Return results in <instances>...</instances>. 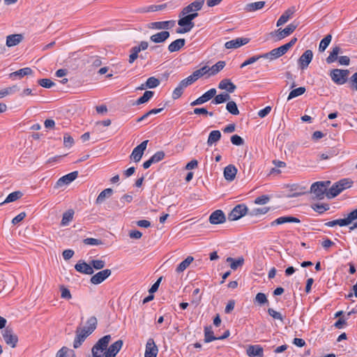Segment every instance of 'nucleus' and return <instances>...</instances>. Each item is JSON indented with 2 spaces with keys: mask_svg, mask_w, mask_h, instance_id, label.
<instances>
[{
  "mask_svg": "<svg viewBox=\"0 0 357 357\" xmlns=\"http://www.w3.org/2000/svg\"><path fill=\"white\" fill-rule=\"evenodd\" d=\"M204 1L205 0H195L187 6L184 7L179 13L178 17H181V16H184L187 13L191 12L197 13V11L202 8Z\"/></svg>",
  "mask_w": 357,
  "mask_h": 357,
  "instance_id": "0eeeda50",
  "label": "nucleus"
},
{
  "mask_svg": "<svg viewBox=\"0 0 357 357\" xmlns=\"http://www.w3.org/2000/svg\"><path fill=\"white\" fill-rule=\"evenodd\" d=\"M113 194V190L112 188H106L102 190L98 196L96 203L100 204L102 203L106 198H109Z\"/></svg>",
  "mask_w": 357,
  "mask_h": 357,
  "instance_id": "e433bc0d",
  "label": "nucleus"
},
{
  "mask_svg": "<svg viewBox=\"0 0 357 357\" xmlns=\"http://www.w3.org/2000/svg\"><path fill=\"white\" fill-rule=\"evenodd\" d=\"M301 220L294 216H282L271 222V226L282 225L284 223H300Z\"/></svg>",
  "mask_w": 357,
  "mask_h": 357,
  "instance_id": "5701e85b",
  "label": "nucleus"
},
{
  "mask_svg": "<svg viewBox=\"0 0 357 357\" xmlns=\"http://www.w3.org/2000/svg\"><path fill=\"white\" fill-rule=\"evenodd\" d=\"M218 88L226 90L228 93H233L236 90V86L229 79H223L220 82Z\"/></svg>",
  "mask_w": 357,
  "mask_h": 357,
  "instance_id": "a878e982",
  "label": "nucleus"
},
{
  "mask_svg": "<svg viewBox=\"0 0 357 357\" xmlns=\"http://www.w3.org/2000/svg\"><path fill=\"white\" fill-rule=\"evenodd\" d=\"M271 199V197L267 195H264L261 196H259L257 197L255 199V204H259V205H264L267 204Z\"/></svg>",
  "mask_w": 357,
  "mask_h": 357,
  "instance_id": "0e129e2a",
  "label": "nucleus"
},
{
  "mask_svg": "<svg viewBox=\"0 0 357 357\" xmlns=\"http://www.w3.org/2000/svg\"><path fill=\"white\" fill-rule=\"evenodd\" d=\"M170 33L167 31H162L156 33L150 37V40L155 43H164L167 38H169Z\"/></svg>",
  "mask_w": 357,
  "mask_h": 357,
  "instance_id": "b1692460",
  "label": "nucleus"
},
{
  "mask_svg": "<svg viewBox=\"0 0 357 357\" xmlns=\"http://www.w3.org/2000/svg\"><path fill=\"white\" fill-rule=\"evenodd\" d=\"M112 274L110 269H104L93 275L91 279V283L93 284H99L109 278Z\"/></svg>",
  "mask_w": 357,
  "mask_h": 357,
  "instance_id": "4468645a",
  "label": "nucleus"
},
{
  "mask_svg": "<svg viewBox=\"0 0 357 357\" xmlns=\"http://www.w3.org/2000/svg\"><path fill=\"white\" fill-rule=\"evenodd\" d=\"M175 25L174 20H168V21H160V22H151L149 24L150 29H172Z\"/></svg>",
  "mask_w": 357,
  "mask_h": 357,
  "instance_id": "4be33fe9",
  "label": "nucleus"
},
{
  "mask_svg": "<svg viewBox=\"0 0 357 357\" xmlns=\"http://www.w3.org/2000/svg\"><path fill=\"white\" fill-rule=\"evenodd\" d=\"M229 100L230 95L229 94V93L224 92L217 96H215L214 98L211 101V103L214 105H218L229 101Z\"/></svg>",
  "mask_w": 357,
  "mask_h": 357,
  "instance_id": "72a5a7b5",
  "label": "nucleus"
},
{
  "mask_svg": "<svg viewBox=\"0 0 357 357\" xmlns=\"http://www.w3.org/2000/svg\"><path fill=\"white\" fill-rule=\"evenodd\" d=\"M17 91H19V88L16 85L3 89L0 91V98H3L7 95H9L10 93H13Z\"/></svg>",
  "mask_w": 357,
  "mask_h": 357,
  "instance_id": "4d7b16f0",
  "label": "nucleus"
},
{
  "mask_svg": "<svg viewBox=\"0 0 357 357\" xmlns=\"http://www.w3.org/2000/svg\"><path fill=\"white\" fill-rule=\"evenodd\" d=\"M225 61H220L217 62L215 64L212 66L211 68H208V72H210V75H214L219 73L221 70L224 68L225 66Z\"/></svg>",
  "mask_w": 357,
  "mask_h": 357,
  "instance_id": "79ce46f5",
  "label": "nucleus"
},
{
  "mask_svg": "<svg viewBox=\"0 0 357 357\" xmlns=\"http://www.w3.org/2000/svg\"><path fill=\"white\" fill-rule=\"evenodd\" d=\"M185 45V40L184 38H178L172 42L168 45V50L169 52H175L179 51Z\"/></svg>",
  "mask_w": 357,
  "mask_h": 357,
  "instance_id": "c85d7f7f",
  "label": "nucleus"
},
{
  "mask_svg": "<svg viewBox=\"0 0 357 357\" xmlns=\"http://www.w3.org/2000/svg\"><path fill=\"white\" fill-rule=\"evenodd\" d=\"M294 13V8H291L287 9L278 19L277 21V26H280L284 23H286L289 19L291 17V15Z\"/></svg>",
  "mask_w": 357,
  "mask_h": 357,
  "instance_id": "c756f323",
  "label": "nucleus"
},
{
  "mask_svg": "<svg viewBox=\"0 0 357 357\" xmlns=\"http://www.w3.org/2000/svg\"><path fill=\"white\" fill-rule=\"evenodd\" d=\"M38 83L39 85L46 89H50L55 85V83L54 82H52L50 79L47 78L38 79Z\"/></svg>",
  "mask_w": 357,
  "mask_h": 357,
  "instance_id": "680f3d73",
  "label": "nucleus"
},
{
  "mask_svg": "<svg viewBox=\"0 0 357 357\" xmlns=\"http://www.w3.org/2000/svg\"><path fill=\"white\" fill-rule=\"evenodd\" d=\"M267 312L274 319H278L281 322H284V317L280 312L275 311L273 308H268Z\"/></svg>",
  "mask_w": 357,
  "mask_h": 357,
  "instance_id": "6e6d98bb",
  "label": "nucleus"
},
{
  "mask_svg": "<svg viewBox=\"0 0 357 357\" xmlns=\"http://www.w3.org/2000/svg\"><path fill=\"white\" fill-rule=\"evenodd\" d=\"M123 344V340H119L112 344L105 351V357H116Z\"/></svg>",
  "mask_w": 357,
  "mask_h": 357,
  "instance_id": "2eb2a0df",
  "label": "nucleus"
},
{
  "mask_svg": "<svg viewBox=\"0 0 357 357\" xmlns=\"http://www.w3.org/2000/svg\"><path fill=\"white\" fill-rule=\"evenodd\" d=\"M312 207L314 211L319 213V214L323 213L330 208L328 204H315Z\"/></svg>",
  "mask_w": 357,
  "mask_h": 357,
  "instance_id": "3c124183",
  "label": "nucleus"
},
{
  "mask_svg": "<svg viewBox=\"0 0 357 357\" xmlns=\"http://www.w3.org/2000/svg\"><path fill=\"white\" fill-rule=\"evenodd\" d=\"M313 58V52L310 50H305L298 60V63L301 70L306 69Z\"/></svg>",
  "mask_w": 357,
  "mask_h": 357,
  "instance_id": "ddd939ff",
  "label": "nucleus"
},
{
  "mask_svg": "<svg viewBox=\"0 0 357 357\" xmlns=\"http://www.w3.org/2000/svg\"><path fill=\"white\" fill-rule=\"evenodd\" d=\"M22 34H11L6 37V46L10 47L18 45L23 40Z\"/></svg>",
  "mask_w": 357,
  "mask_h": 357,
  "instance_id": "cd10ccee",
  "label": "nucleus"
},
{
  "mask_svg": "<svg viewBox=\"0 0 357 357\" xmlns=\"http://www.w3.org/2000/svg\"><path fill=\"white\" fill-rule=\"evenodd\" d=\"M160 82L158 78H155V77H151L147 79L145 86L149 89H154L159 86Z\"/></svg>",
  "mask_w": 357,
  "mask_h": 357,
  "instance_id": "09e8293b",
  "label": "nucleus"
},
{
  "mask_svg": "<svg viewBox=\"0 0 357 357\" xmlns=\"http://www.w3.org/2000/svg\"><path fill=\"white\" fill-rule=\"evenodd\" d=\"M111 340V335H107L101 337L98 340V342L93 345L91 349L92 354H98V351H100L102 352L103 351L107 350L108 347V344Z\"/></svg>",
  "mask_w": 357,
  "mask_h": 357,
  "instance_id": "6e6552de",
  "label": "nucleus"
},
{
  "mask_svg": "<svg viewBox=\"0 0 357 357\" xmlns=\"http://www.w3.org/2000/svg\"><path fill=\"white\" fill-rule=\"evenodd\" d=\"M344 219L347 225L357 220V208L350 212Z\"/></svg>",
  "mask_w": 357,
  "mask_h": 357,
  "instance_id": "69168bd1",
  "label": "nucleus"
},
{
  "mask_svg": "<svg viewBox=\"0 0 357 357\" xmlns=\"http://www.w3.org/2000/svg\"><path fill=\"white\" fill-rule=\"evenodd\" d=\"M349 70L333 69L330 72V77L333 82L338 85L344 84L348 79Z\"/></svg>",
  "mask_w": 357,
  "mask_h": 357,
  "instance_id": "7ed1b4c3",
  "label": "nucleus"
},
{
  "mask_svg": "<svg viewBox=\"0 0 357 357\" xmlns=\"http://www.w3.org/2000/svg\"><path fill=\"white\" fill-rule=\"evenodd\" d=\"M208 73L207 66H204L199 70L194 71L192 74V77L195 80H197L199 77Z\"/></svg>",
  "mask_w": 357,
  "mask_h": 357,
  "instance_id": "bf43d9fd",
  "label": "nucleus"
},
{
  "mask_svg": "<svg viewBox=\"0 0 357 357\" xmlns=\"http://www.w3.org/2000/svg\"><path fill=\"white\" fill-rule=\"evenodd\" d=\"M74 215V211L72 209H69L66 211L63 214L62 220H61V225L66 226L68 225V223L73 220Z\"/></svg>",
  "mask_w": 357,
  "mask_h": 357,
  "instance_id": "37998d69",
  "label": "nucleus"
},
{
  "mask_svg": "<svg viewBox=\"0 0 357 357\" xmlns=\"http://www.w3.org/2000/svg\"><path fill=\"white\" fill-rule=\"evenodd\" d=\"M98 321L96 317H91L86 321V331L88 334H91L96 328Z\"/></svg>",
  "mask_w": 357,
  "mask_h": 357,
  "instance_id": "58836bf2",
  "label": "nucleus"
},
{
  "mask_svg": "<svg viewBox=\"0 0 357 357\" xmlns=\"http://www.w3.org/2000/svg\"><path fill=\"white\" fill-rule=\"evenodd\" d=\"M56 357H75L74 351L68 347H63L56 354Z\"/></svg>",
  "mask_w": 357,
  "mask_h": 357,
  "instance_id": "a18cd8bd",
  "label": "nucleus"
},
{
  "mask_svg": "<svg viewBox=\"0 0 357 357\" xmlns=\"http://www.w3.org/2000/svg\"><path fill=\"white\" fill-rule=\"evenodd\" d=\"M270 210L269 207L256 208L248 212L250 216H257L261 214H266Z\"/></svg>",
  "mask_w": 357,
  "mask_h": 357,
  "instance_id": "8fccbe9b",
  "label": "nucleus"
},
{
  "mask_svg": "<svg viewBox=\"0 0 357 357\" xmlns=\"http://www.w3.org/2000/svg\"><path fill=\"white\" fill-rule=\"evenodd\" d=\"M254 303H257L259 305H263L268 303V299L266 294L261 292L258 293L255 296Z\"/></svg>",
  "mask_w": 357,
  "mask_h": 357,
  "instance_id": "603ef678",
  "label": "nucleus"
},
{
  "mask_svg": "<svg viewBox=\"0 0 357 357\" xmlns=\"http://www.w3.org/2000/svg\"><path fill=\"white\" fill-rule=\"evenodd\" d=\"M143 154H144V153H142L140 150H139L138 149H137V147H135L132 150V152L131 155H130V160H132L135 162H137L141 160Z\"/></svg>",
  "mask_w": 357,
  "mask_h": 357,
  "instance_id": "13d9d810",
  "label": "nucleus"
},
{
  "mask_svg": "<svg viewBox=\"0 0 357 357\" xmlns=\"http://www.w3.org/2000/svg\"><path fill=\"white\" fill-rule=\"evenodd\" d=\"M248 208L244 204L236 205L231 211L228 214V219L230 221L239 220L245 215H248Z\"/></svg>",
  "mask_w": 357,
  "mask_h": 357,
  "instance_id": "20e7f679",
  "label": "nucleus"
},
{
  "mask_svg": "<svg viewBox=\"0 0 357 357\" xmlns=\"http://www.w3.org/2000/svg\"><path fill=\"white\" fill-rule=\"evenodd\" d=\"M165 152L162 151H157L155 154H153L150 158L151 161H152L153 163H157L165 158Z\"/></svg>",
  "mask_w": 357,
  "mask_h": 357,
  "instance_id": "e2e57ef3",
  "label": "nucleus"
},
{
  "mask_svg": "<svg viewBox=\"0 0 357 357\" xmlns=\"http://www.w3.org/2000/svg\"><path fill=\"white\" fill-rule=\"evenodd\" d=\"M86 331V328L77 327L75 331V337L73 341L74 349H78L85 341L86 337L90 335Z\"/></svg>",
  "mask_w": 357,
  "mask_h": 357,
  "instance_id": "1a4fd4ad",
  "label": "nucleus"
},
{
  "mask_svg": "<svg viewBox=\"0 0 357 357\" xmlns=\"http://www.w3.org/2000/svg\"><path fill=\"white\" fill-rule=\"evenodd\" d=\"M227 262L229 263L230 268L232 270H236L238 267H241L244 264V259L243 257L234 259L232 257H227L226 259Z\"/></svg>",
  "mask_w": 357,
  "mask_h": 357,
  "instance_id": "7c9ffc66",
  "label": "nucleus"
},
{
  "mask_svg": "<svg viewBox=\"0 0 357 357\" xmlns=\"http://www.w3.org/2000/svg\"><path fill=\"white\" fill-rule=\"evenodd\" d=\"M297 26L298 24L293 22L287 25V27L284 29H280L276 31L271 32L270 34L273 36H275L276 39L275 40L278 41L291 34L297 28Z\"/></svg>",
  "mask_w": 357,
  "mask_h": 357,
  "instance_id": "39448f33",
  "label": "nucleus"
},
{
  "mask_svg": "<svg viewBox=\"0 0 357 357\" xmlns=\"http://www.w3.org/2000/svg\"><path fill=\"white\" fill-rule=\"evenodd\" d=\"M331 182L328 181H317L314 183L310 188V192L313 193L315 197L318 199H323L324 195L326 196L328 186Z\"/></svg>",
  "mask_w": 357,
  "mask_h": 357,
  "instance_id": "f03ea898",
  "label": "nucleus"
},
{
  "mask_svg": "<svg viewBox=\"0 0 357 357\" xmlns=\"http://www.w3.org/2000/svg\"><path fill=\"white\" fill-rule=\"evenodd\" d=\"M154 95V92L152 91H146L143 96L139 98L135 103H133V105H139L144 103L147 102L151 98H153Z\"/></svg>",
  "mask_w": 357,
  "mask_h": 357,
  "instance_id": "c9c22d12",
  "label": "nucleus"
},
{
  "mask_svg": "<svg viewBox=\"0 0 357 357\" xmlns=\"http://www.w3.org/2000/svg\"><path fill=\"white\" fill-rule=\"evenodd\" d=\"M306 89L304 86H300L297 89H294L290 91L287 97V100H290L294 98L303 95L305 92Z\"/></svg>",
  "mask_w": 357,
  "mask_h": 357,
  "instance_id": "c03bdc74",
  "label": "nucleus"
},
{
  "mask_svg": "<svg viewBox=\"0 0 357 357\" xmlns=\"http://www.w3.org/2000/svg\"><path fill=\"white\" fill-rule=\"evenodd\" d=\"M2 336L7 344L10 345L12 348H15L16 347L18 342V337L13 333L11 328H6L2 332Z\"/></svg>",
  "mask_w": 357,
  "mask_h": 357,
  "instance_id": "9d476101",
  "label": "nucleus"
},
{
  "mask_svg": "<svg viewBox=\"0 0 357 357\" xmlns=\"http://www.w3.org/2000/svg\"><path fill=\"white\" fill-rule=\"evenodd\" d=\"M226 109L228 111V112L233 115L239 114V110L238 109L237 105L233 100L228 101L226 105Z\"/></svg>",
  "mask_w": 357,
  "mask_h": 357,
  "instance_id": "de8ad7c7",
  "label": "nucleus"
},
{
  "mask_svg": "<svg viewBox=\"0 0 357 357\" xmlns=\"http://www.w3.org/2000/svg\"><path fill=\"white\" fill-rule=\"evenodd\" d=\"M342 53V50L340 46H335L332 48V50L330 52L328 56L326 59V61L328 64H331L336 61H337L339 54Z\"/></svg>",
  "mask_w": 357,
  "mask_h": 357,
  "instance_id": "393cba45",
  "label": "nucleus"
},
{
  "mask_svg": "<svg viewBox=\"0 0 357 357\" xmlns=\"http://www.w3.org/2000/svg\"><path fill=\"white\" fill-rule=\"evenodd\" d=\"M130 52V54L129 55L128 62L129 63H132L139 57V52L135 47H132Z\"/></svg>",
  "mask_w": 357,
  "mask_h": 357,
  "instance_id": "338daca9",
  "label": "nucleus"
},
{
  "mask_svg": "<svg viewBox=\"0 0 357 357\" xmlns=\"http://www.w3.org/2000/svg\"><path fill=\"white\" fill-rule=\"evenodd\" d=\"M178 24L181 26L176 29V33L179 34L185 33L191 31L195 26L194 22L186 20L185 18L181 17L178 20Z\"/></svg>",
  "mask_w": 357,
  "mask_h": 357,
  "instance_id": "f8f14e48",
  "label": "nucleus"
},
{
  "mask_svg": "<svg viewBox=\"0 0 357 357\" xmlns=\"http://www.w3.org/2000/svg\"><path fill=\"white\" fill-rule=\"evenodd\" d=\"M217 337L214 335L212 327L211 326L204 327V342L206 343L216 340Z\"/></svg>",
  "mask_w": 357,
  "mask_h": 357,
  "instance_id": "ea45409f",
  "label": "nucleus"
},
{
  "mask_svg": "<svg viewBox=\"0 0 357 357\" xmlns=\"http://www.w3.org/2000/svg\"><path fill=\"white\" fill-rule=\"evenodd\" d=\"M353 181L349 178H342L335 182L326 192V197L332 199L337 196L344 190L349 188L352 186Z\"/></svg>",
  "mask_w": 357,
  "mask_h": 357,
  "instance_id": "f257e3e1",
  "label": "nucleus"
},
{
  "mask_svg": "<svg viewBox=\"0 0 357 357\" xmlns=\"http://www.w3.org/2000/svg\"><path fill=\"white\" fill-rule=\"evenodd\" d=\"M221 138V132L220 130H212L208 135L207 144L211 146L212 144L218 142Z\"/></svg>",
  "mask_w": 357,
  "mask_h": 357,
  "instance_id": "f704fd0d",
  "label": "nucleus"
},
{
  "mask_svg": "<svg viewBox=\"0 0 357 357\" xmlns=\"http://www.w3.org/2000/svg\"><path fill=\"white\" fill-rule=\"evenodd\" d=\"M349 85L352 90L357 91V72L350 77Z\"/></svg>",
  "mask_w": 357,
  "mask_h": 357,
  "instance_id": "774afa93",
  "label": "nucleus"
},
{
  "mask_svg": "<svg viewBox=\"0 0 357 357\" xmlns=\"http://www.w3.org/2000/svg\"><path fill=\"white\" fill-rule=\"evenodd\" d=\"M33 73V70L31 68L26 67L24 68H21L17 71H15L13 73H11L9 76L10 78L15 77H19L20 78H22L26 75H30Z\"/></svg>",
  "mask_w": 357,
  "mask_h": 357,
  "instance_id": "473e14b6",
  "label": "nucleus"
},
{
  "mask_svg": "<svg viewBox=\"0 0 357 357\" xmlns=\"http://www.w3.org/2000/svg\"><path fill=\"white\" fill-rule=\"evenodd\" d=\"M23 196V193L21 191H15L13 192L10 193L6 199L0 203V206H3L6 204L13 202L19 199H20Z\"/></svg>",
  "mask_w": 357,
  "mask_h": 357,
  "instance_id": "2f4dec72",
  "label": "nucleus"
},
{
  "mask_svg": "<svg viewBox=\"0 0 357 357\" xmlns=\"http://www.w3.org/2000/svg\"><path fill=\"white\" fill-rule=\"evenodd\" d=\"M265 5V1H257L248 3L245 6V10L248 12H253L261 9Z\"/></svg>",
  "mask_w": 357,
  "mask_h": 357,
  "instance_id": "a19ab883",
  "label": "nucleus"
},
{
  "mask_svg": "<svg viewBox=\"0 0 357 357\" xmlns=\"http://www.w3.org/2000/svg\"><path fill=\"white\" fill-rule=\"evenodd\" d=\"M332 40V36L331 34H328L320 42L319 45V51L322 52L325 51L327 47L329 45L331 41Z\"/></svg>",
  "mask_w": 357,
  "mask_h": 357,
  "instance_id": "49530a36",
  "label": "nucleus"
},
{
  "mask_svg": "<svg viewBox=\"0 0 357 357\" xmlns=\"http://www.w3.org/2000/svg\"><path fill=\"white\" fill-rule=\"evenodd\" d=\"M226 221V216L222 210H215L209 216V222L212 225L224 223Z\"/></svg>",
  "mask_w": 357,
  "mask_h": 357,
  "instance_id": "6ab92c4d",
  "label": "nucleus"
},
{
  "mask_svg": "<svg viewBox=\"0 0 357 357\" xmlns=\"http://www.w3.org/2000/svg\"><path fill=\"white\" fill-rule=\"evenodd\" d=\"M162 110H163V108L152 109L149 110V112H147L146 113H145L141 117L138 118L137 119V122H141V121L145 120L146 119H147L151 115L158 114L160 112H162Z\"/></svg>",
  "mask_w": 357,
  "mask_h": 357,
  "instance_id": "5fc2aeb1",
  "label": "nucleus"
},
{
  "mask_svg": "<svg viewBox=\"0 0 357 357\" xmlns=\"http://www.w3.org/2000/svg\"><path fill=\"white\" fill-rule=\"evenodd\" d=\"M246 354L249 357H264V349L259 344H250L247 346Z\"/></svg>",
  "mask_w": 357,
  "mask_h": 357,
  "instance_id": "f3484780",
  "label": "nucleus"
},
{
  "mask_svg": "<svg viewBox=\"0 0 357 357\" xmlns=\"http://www.w3.org/2000/svg\"><path fill=\"white\" fill-rule=\"evenodd\" d=\"M325 225L326 227H335L336 225H339L340 227L347 226L344 218L337 219V220H334L332 221L327 222L325 223Z\"/></svg>",
  "mask_w": 357,
  "mask_h": 357,
  "instance_id": "864d4df0",
  "label": "nucleus"
},
{
  "mask_svg": "<svg viewBox=\"0 0 357 357\" xmlns=\"http://www.w3.org/2000/svg\"><path fill=\"white\" fill-rule=\"evenodd\" d=\"M296 41H297L296 38H295V37L292 38L289 43H287L278 48H275V49L272 50L271 54H273V57L274 58V60L282 56V55L285 54L287 52V51L295 45Z\"/></svg>",
  "mask_w": 357,
  "mask_h": 357,
  "instance_id": "423d86ee",
  "label": "nucleus"
},
{
  "mask_svg": "<svg viewBox=\"0 0 357 357\" xmlns=\"http://www.w3.org/2000/svg\"><path fill=\"white\" fill-rule=\"evenodd\" d=\"M78 176V172L75 171L61 177L56 183V187H61L73 181Z\"/></svg>",
  "mask_w": 357,
  "mask_h": 357,
  "instance_id": "412c9836",
  "label": "nucleus"
},
{
  "mask_svg": "<svg viewBox=\"0 0 357 357\" xmlns=\"http://www.w3.org/2000/svg\"><path fill=\"white\" fill-rule=\"evenodd\" d=\"M90 262L93 269L101 270L105 266V261L102 259H93Z\"/></svg>",
  "mask_w": 357,
  "mask_h": 357,
  "instance_id": "052dcab7",
  "label": "nucleus"
},
{
  "mask_svg": "<svg viewBox=\"0 0 357 357\" xmlns=\"http://www.w3.org/2000/svg\"><path fill=\"white\" fill-rule=\"evenodd\" d=\"M75 269L82 274L92 275L93 273V269L91 266V262L87 264L84 260H79L75 265Z\"/></svg>",
  "mask_w": 357,
  "mask_h": 357,
  "instance_id": "dca6fc26",
  "label": "nucleus"
},
{
  "mask_svg": "<svg viewBox=\"0 0 357 357\" xmlns=\"http://www.w3.org/2000/svg\"><path fill=\"white\" fill-rule=\"evenodd\" d=\"M194 258L192 256H188L177 266L176 271L178 273H182L190 266Z\"/></svg>",
  "mask_w": 357,
  "mask_h": 357,
  "instance_id": "4c0bfd02",
  "label": "nucleus"
},
{
  "mask_svg": "<svg viewBox=\"0 0 357 357\" xmlns=\"http://www.w3.org/2000/svg\"><path fill=\"white\" fill-rule=\"evenodd\" d=\"M237 169L233 165H229L224 169V177L227 181H232L236 175Z\"/></svg>",
  "mask_w": 357,
  "mask_h": 357,
  "instance_id": "bb28decb",
  "label": "nucleus"
},
{
  "mask_svg": "<svg viewBox=\"0 0 357 357\" xmlns=\"http://www.w3.org/2000/svg\"><path fill=\"white\" fill-rule=\"evenodd\" d=\"M250 41L248 38H236L231 40L227 41L225 44L227 49H236L242 45H246Z\"/></svg>",
  "mask_w": 357,
  "mask_h": 357,
  "instance_id": "aec40b11",
  "label": "nucleus"
},
{
  "mask_svg": "<svg viewBox=\"0 0 357 357\" xmlns=\"http://www.w3.org/2000/svg\"><path fill=\"white\" fill-rule=\"evenodd\" d=\"M216 89L213 88L205 92L202 96L195 100L190 103L191 106L202 105L211 100L216 94Z\"/></svg>",
  "mask_w": 357,
  "mask_h": 357,
  "instance_id": "9b49d317",
  "label": "nucleus"
},
{
  "mask_svg": "<svg viewBox=\"0 0 357 357\" xmlns=\"http://www.w3.org/2000/svg\"><path fill=\"white\" fill-rule=\"evenodd\" d=\"M158 349L153 338H149L146 344L144 357H156Z\"/></svg>",
  "mask_w": 357,
  "mask_h": 357,
  "instance_id": "a211bd4d",
  "label": "nucleus"
}]
</instances>
